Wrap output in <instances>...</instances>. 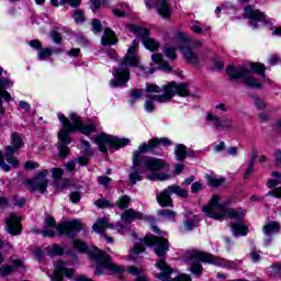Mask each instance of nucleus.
I'll return each instance as SVG.
<instances>
[{
  "label": "nucleus",
  "mask_w": 281,
  "mask_h": 281,
  "mask_svg": "<svg viewBox=\"0 0 281 281\" xmlns=\"http://www.w3.org/2000/svg\"><path fill=\"white\" fill-rule=\"evenodd\" d=\"M134 238V247L130 249V260L133 262H138L142 260V254L146 247H154V251L156 256H158V260L156 261V269L160 271V273H156L157 280L160 281H192L190 274L181 273L178 274L168 263L166 262V254L170 251V244L168 239L164 237H157L155 235H147L144 238L137 239V234L132 233Z\"/></svg>",
  "instance_id": "1"
},
{
  "label": "nucleus",
  "mask_w": 281,
  "mask_h": 281,
  "mask_svg": "<svg viewBox=\"0 0 281 281\" xmlns=\"http://www.w3.org/2000/svg\"><path fill=\"white\" fill-rule=\"evenodd\" d=\"M155 148V140L151 138L133 153L132 172L128 177L130 186H135L144 177L149 181H168L170 179V166L164 159L142 156L143 153H150Z\"/></svg>",
  "instance_id": "2"
},
{
  "label": "nucleus",
  "mask_w": 281,
  "mask_h": 281,
  "mask_svg": "<svg viewBox=\"0 0 281 281\" xmlns=\"http://www.w3.org/2000/svg\"><path fill=\"white\" fill-rule=\"evenodd\" d=\"M139 42L134 40L126 55L120 60L119 67L112 72L114 80L110 81V87H124V85L131 80V67H136L137 76H142L143 78H148V76L155 74V68L148 69L144 66H139V56H137Z\"/></svg>",
  "instance_id": "3"
},
{
  "label": "nucleus",
  "mask_w": 281,
  "mask_h": 281,
  "mask_svg": "<svg viewBox=\"0 0 281 281\" xmlns=\"http://www.w3.org/2000/svg\"><path fill=\"white\" fill-rule=\"evenodd\" d=\"M57 117L61 122L63 126L58 132V139L60 142L58 146L60 157H67L69 155L68 144H71L70 133H82V135H91L95 131V123H89L85 125L82 119L77 114H70V121L63 113H58Z\"/></svg>",
  "instance_id": "4"
},
{
  "label": "nucleus",
  "mask_w": 281,
  "mask_h": 281,
  "mask_svg": "<svg viewBox=\"0 0 281 281\" xmlns=\"http://www.w3.org/2000/svg\"><path fill=\"white\" fill-rule=\"evenodd\" d=\"M72 245L80 254H89L91 260L95 262L97 270L94 271V276H102V273H106V271H110V273H122V271H124V267L113 263L111 257L106 255V252L98 249V247H93L89 250V246L82 240H75Z\"/></svg>",
  "instance_id": "5"
},
{
  "label": "nucleus",
  "mask_w": 281,
  "mask_h": 281,
  "mask_svg": "<svg viewBox=\"0 0 281 281\" xmlns=\"http://www.w3.org/2000/svg\"><path fill=\"white\" fill-rule=\"evenodd\" d=\"M202 211L209 218H214V221H223L224 218L240 221L247 214L244 209H229V201H223L220 195H212L209 205L203 206Z\"/></svg>",
  "instance_id": "6"
},
{
  "label": "nucleus",
  "mask_w": 281,
  "mask_h": 281,
  "mask_svg": "<svg viewBox=\"0 0 281 281\" xmlns=\"http://www.w3.org/2000/svg\"><path fill=\"white\" fill-rule=\"evenodd\" d=\"M166 46L164 48V54L169 58V60H176L177 49H180L183 58L188 60L191 65H196L199 63V57L192 48L188 46V35L183 32H178L171 36H166Z\"/></svg>",
  "instance_id": "7"
},
{
  "label": "nucleus",
  "mask_w": 281,
  "mask_h": 281,
  "mask_svg": "<svg viewBox=\"0 0 281 281\" xmlns=\"http://www.w3.org/2000/svg\"><path fill=\"white\" fill-rule=\"evenodd\" d=\"M160 91H162L161 94L149 95L151 100L145 102V111L147 113H153L155 111V102L164 104V102H170L175 95H179V98H188V95H190V88L187 82L171 81L162 86Z\"/></svg>",
  "instance_id": "8"
},
{
  "label": "nucleus",
  "mask_w": 281,
  "mask_h": 281,
  "mask_svg": "<svg viewBox=\"0 0 281 281\" xmlns=\"http://www.w3.org/2000/svg\"><path fill=\"white\" fill-rule=\"evenodd\" d=\"M187 265H190L191 273L194 276H201L203 273V266L201 262H207L209 265H215L216 267H222L223 269H234L236 262L203 252L200 250H190L187 254Z\"/></svg>",
  "instance_id": "9"
},
{
  "label": "nucleus",
  "mask_w": 281,
  "mask_h": 281,
  "mask_svg": "<svg viewBox=\"0 0 281 281\" xmlns=\"http://www.w3.org/2000/svg\"><path fill=\"white\" fill-rule=\"evenodd\" d=\"M12 139V146L7 147V153L3 155V153L0 151V168L4 172H10L13 168H19V160L16 157H14V153L23 146V137L19 135V133H13L11 135ZM12 166V167H11Z\"/></svg>",
  "instance_id": "10"
},
{
  "label": "nucleus",
  "mask_w": 281,
  "mask_h": 281,
  "mask_svg": "<svg viewBox=\"0 0 281 281\" xmlns=\"http://www.w3.org/2000/svg\"><path fill=\"white\" fill-rule=\"evenodd\" d=\"M82 229V222L80 220H72L65 222L61 225L57 226H48V228L42 231V235L45 237L52 236H68L69 238H74V234L76 232H80Z\"/></svg>",
  "instance_id": "11"
},
{
  "label": "nucleus",
  "mask_w": 281,
  "mask_h": 281,
  "mask_svg": "<svg viewBox=\"0 0 281 281\" xmlns=\"http://www.w3.org/2000/svg\"><path fill=\"white\" fill-rule=\"evenodd\" d=\"M226 72L231 80H240V78H244L247 87L262 89V83L258 79L251 77V70H249L247 66H228Z\"/></svg>",
  "instance_id": "12"
},
{
  "label": "nucleus",
  "mask_w": 281,
  "mask_h": 281,
  "mask_svg": "<svg viewBox=\"0 0 281 281\" xmlns=\"http://www.w3.org/2000/svg\"><path fill=\"white\" fill-rule=\"evenodd\" d=\"M94 142L101 153H108L109 148H122V146H128V144H131V139L128 138H120L109 134L98 135Z\"/></svg>",
  "instance_id": "13"
},
{
  "label": "nucleus",
  "mask_w": 281,
  "mask_h": 281,
  "mask_svg": "<svg viewBox=\"0 0 281 281\" xmlns=\"http://www.w3.org/2000/svg\"><path fill=\"white\" fill-rule=\"evenodd\" d=\"M128 30L136 36V38H140L145 49L157 52L159 47H161V44L157 40L150 37V31H148V29L139 25H130Z\"/></svg>",
  "instance_id": "14"
},
{
  "label": "nucleus",
  "mask_w": 281,
  "mask_h": 281,
  "mask_svg": "<svg viewBox=\"0 0 281 281\" xmlns=\"http://www.w3.org/2000/svg\"><path fill=\"white\" fill-rule=\"evenodd\" d=\"M47 175H49V171L42 170L34 177L33 180H26L24 183L27 190L31 192H38V194H45L49 183V180H47Z\"/></svg>",
  "instance_id": "15"
},
{
  "label": "nucleus",
  "mask_w": 281,
  "mask_h": 281,
  "mask_svg": "<svg viewBox=\"0 0 281 281\" xmlns=\"http://www.w3.org/2000/svg\"><path fill=\"white\" fill-rule=\"evenodd\" d=\"M245 19L250 20V26L252 30H258L260 27L259 23H268L267 15L260 12V10H256L255 5H247L244 9Z\"/></svg>",
  "instance_id": "16"
},
{
  "label": "nucleus",
  "mask_w": 281,
  "mask_h": 281,
  "mask_svg": "<svg viewBox=\"0 0 281 281\" xmlns=\"http://www.w3.org/2000/svg\"><path fill=\"white\" fill-rule=\"evenodd\" d=\"M145 4L148 10L156 8L157 14H159L161 19H170V16H172V7H170L168 0H156V3L151 0H145Z\"/></svg>",
  "instance_id": "17"
},
{
  "label": "nucleus",
  "mask_w": 281,
  "mask_h": 281,
  "mask_svg": "<svg viewBox=\"0 0 281 281\" xmlns=\"http://www.w3.org/2000/svg\"><path fill=\"white\" fill-rule=\"evenodd\" d=\"M3 74V68L0 67V76ZM11 87H14V81H12L10 78H0V115H3V100L5 102H11L12 95H10V92L5 89H10ZM3 98V100H2Z\"/></svg>",
  "instance_id": "18"
},
{
  "label": "nucleus",
  "mask_w": 281,
  "mask_h": 281,
  "mask_svg": "<svg viewBox=\"0 0 281 281\" xmlns=\"http://www.w3.org/2000/svg\"><path fill=\"white\" fill-rule=\"evenodd\" d=\"M161 88L155 83H147L145 90H133L131 93L130 102L131 104H135V100H139V98H150L149 93H160Z\"/></svg>",
  "instance_id": "19"
},
{
  "label": "nucleus",
  "mask_w": 281,
  "mask_h": 281,
  "mask_svg": "<svg viewBox=\"0 0 281 281\" xmlns=\"http://www.w3.org/2000/svg\"><path fill=\"white\" fill-rule=\"evenodd\" d=\"M63 276L71 278V276H74V269L67 268L66 262L58 261L54 265L53 276L48 274V278L52 277V281H63Z\"/></svg>",
  "instance_id": "20"
},
{
  "label": "nucleus",
  "mask_w": 281,
  "mask_h": 281,
  "mask_svg": "<svg viewBox=\"0 0 281 281\" xmlns=\"http://www.w3.org/2000/svg\"><path fill=\"white\" fill-rule=\"evenodd\" d=\"M206 120L209 122V126L215 128V131H225L227 128H232V121H229L225 116H214L212 113L206 114Z\"/></svg>",
  "instance_id": "21"
},
{
  "label": "nucleus",
  "mask_w": 281,
  "mask_h": 281,
  "mask_svg": "<svg viewBox=\"0 0 281 281\" xmlns=\"http://www.w3.org/2000/svg\"><path fill=\"white\" fill-rule=\"evenodd\" d=\"M109 228L113 229V226L109 223V218L106 217L99 218L92 226L93 232L100 234L101 238L106 240L110 245H113V237L104 234V231Z\"/></svg>",
  "instance_id": "22"
},
{
  "label": "nucleus",
  "mask_w": 281,
  "mask_h": 281,
  "mask_svg": "<svg viewBox=\"0 0 281 281\" xmlns=\"http://www.w3.org/2000/svg\"><path fill=\"white\" fill-rule=\"evenodd\" d=\"M121 218L124 223H133V221H149V223H155V217L144 216L142 212H137L133 209L126 210Z\"/></svg>",
  "instance_id": "23"
},
{
  "label": "nucleus",
  "mask_w": 281,
  "mask_h": 281,
  "mask_svg": "<svg viewBox=\"0 0 281 281\" xmlns=\"http://www.w3.org/2000/svg\"><path fill=\"white\" fill-rule=\"evenodd\" d=\"M7 231L11 236L21 234V217L14 213H11L5 220Z\"/></svg>",
  "instance_id": "24"
},
{
  "label": "nucleus",
  "mask_w": 281,
  "mask_h": 281,
  "mask_svg": "<svg viewBox=\"0 0 281 281\" xmlns=\"http://www.w3.org/2000/svg\"><path fill=\"white\" fill-rule=\"evenodd\" d=\"M19 269H25L23 261L13 260L12 266H3L0 268V278H8V276H12L14 271H19Z\"/></svg>",
  "instance_id": "25"
},
{
  "label": "nucleus",
  "mask_w": 281,
  "mask_h": 281,
  "mask_svg": "<svg viewBox=\"0 0 281 281\" xmlns=\"http://www.w3.org/2000/svg\"><path fill=\"white\" fill-rule=\"evenodd\" d=\"M249 162L248 167L245 171L244 179H249L254 175L255 166H256V159H258V149L254 148L251 149L249 154Z\"/></svg>",
  "instance_id": "26"
},
{
  "label": "nucleus",
  "mask_w": 281,
  "mask_h": 281,
  "mask_svg": "<svg viewBox=\"0 0 281 281\" xmlns=\"http://www.w3.org/2000/svg\"><path fill=\"white\" fill-rule=\"evenodd\" d=\"M170 194L172 193L168 189L157 194L156 199L161 207H172V198H170Z\"/></svg>",
  "instance_id": "27"
},
{
  "label": "nucleus",
  "mask_w": 281,
  "mask_h": 281,
  "mask_svg": "<svg viewBox=\"0 0 281 281\" xmlns=\"http://www.w3.org/2000/svg\"><path fill=\"white\" fill-rule=\"evenodd\" d=\"M116 43L117 37H115V33L110 27H105L101 38V45H115Z\"/></svg>",
  "instance_id": "28"
},
{
  "label": "nucleus",
  "mask_w": 281,
  "mask_h": 281,
  "mask_svg": "<svg viewBox=\"0 0 281 281\" xmlns=\"http://www.w3.org/2000/svg\"><path fill=\"white\" fill-rule=\"evenodd\" d=\"M233 236H247L249 233V227L247 225L236 222L231 224Z\"/></svg>",
  "instance_id": "29"
},
{
  "label": "nucleus",
  "mask_w": 281,
  "mask_h": 281,
  "mask_svg": "<svg viewBox=\"0 0 281 281\" xmlns=\"http://www.w3.org/2000/svg\"><path fill=\"white\" fill-rule=\"evenodd\" d=\"M151 60L155 65H160L159 69L162 71H172V67L168 61H164V55L161 54H154L151 55Z\"/></svg>",
  "instance_id": "30"
},
{
  "label": "nucleus",
  "mask_w": 281,
  "mask_h": 281,
  "mask_svg": "<svg viewBox=\"0 0 281 281\" xmlns=\"http://www.w3.org/2000/svg\"><path fill=\"white\" fill-rule=\"evenodd\" d=\"M278 232H280V223L278 222H270L263 226V234H266V236H273V234H278Z\"/></svg>",
  "instance_id": "31"
},
{
  "label": "nucleus",
  "mask_w": 281,
  "mask_h": 281,
  "mask_svg": "<svg viewBox=\"0 0 281 281\" xmlns=\"http://www.w3.org/2000/svg\"><path fill=\"white\" fill-rule=\"evenodd\" d=\"M199 223H201V218L198 215H193L184 221V228L187 232H192V229L199 227Z\"/></svg>",
  "instance_id": "32"
},
{
  "label": "nucleus",
  "mask_w": 281,
  "mask_h": 281,
  "mask_svg": "<svg viewBox=\"0 0 281 281\" xmlns=\"http://www.w3.org/2000/svg\"><path fill=\"white\" fill-rule=\"evenodd\" d=\"M175 157L177 161H183L186 157H188V150L186 148V145L183 144H178L175 148Z\"/></svg>",
  "instance_id": "33"
},
{
  "label": "nucleus",
  "mask_w": 281,
  "mask_h": 281,
  "mask_svg": "<svg viewBox=\"0 0 281 281\" xmlns=\"http://www.w3.org/2000/svg\"><path fill=\"white\" fill-rule=\"evenodd\" d=\"M205 179H206L207 184L211 188H220V186H223L225 183V178H223V177L216 178V177L206 175Z\"/></svg>",
  "instance_id": "34"
},
{
  "label": "nucleus",
  "mask_w": 281,
  "mask_h": 281,
  "mask_svg": "<svg viewBox=\"0 0 281 281\" xmlns=\"http://www.w3.org/2000/svg\"><path fill=\"white\" fill-rule=\"evenodd\" d=\"M67 3L71 8H78V5L81 3V0H50V4L54 5V8H58V5H65Z\"/></svg>",
  "instance_id": "35"
},
{
  "label": "nucleus",
  "mask_w": 281,
  "mask_h": 281,
  "mask_svg": "<svg viewBox=\"0 0 281 281\" xmlns=\"http://www.w3.org/2000/svg\"><path fill=\"white\" fill-rule=\"evenodd\" d=\"M55 54H58L60 52V48L52 49V48H41L37 53L38 60H45V58H49V56H53Z\"/></svg>",
  "instance_id": "36"
},
{
  "label": "nucleus",
  "mask_w": 281,
  "mask_h": 281,
  "mask_svg": "<svg viewBox=\"0 0 281 281\" xmlns=\"http://www.w3.org/2000/svg\"><path fill=\"white\" fill-rule=\"evenodd\" d=\"M167 192H170L171 194H177V196H181L182 199H186L188 196V191L179 186H169L167 188Z\"/></svg>",
  "instance_id": "37"
},
{
  "label": "nucleus",
  "mask_w": 281,
  "mask_h": 281,
  "mask_svg": "<svg viewBox=\"0 0 281 281\" xmlns=\"http://www.w3.org/2000/svg\"><path fill=\"white\" fill-rule=\"evenodd\" d=\"M46 251L50 258H54V256H63L65 254V249L58 245L48 246Z\"/></svg>",
  "instance_id": "38"
},
{
  "label": "nucleus",
  "mask_w": 281,
  "mask_h": 281,
  "mask_svg": "<svg viewBox=\"0 0 281 281\" xmlns=\"http://www.w3.org/2000/svg\"><path fill=\"white\" fill-rule=\"evenodd\" d=\"M250 69L254 74H258L259 76H262V78H265V74L267 71L265 65L260 63H252L250 64Z\"/></svg>",
  "instance_id": "39"
},
{
  "label": "nucleus",
  "mask_w": 281,
  "mask_h": 281,
  "mask_svg": "<svg viewBox=\"0 0 281 281\" xmlns=\"http://www.w3.org/2000/svg\"><path fill=\"white\" fill-rule=\"evenodd\" d=\"M158 216H161L162 218H168V221L175 222V218H177V213L172 210H159Z\"/></svg>",
  "instance_id": "40"
},
{
  "label": "nucleus",
  "mask_w": 281,
  "mask_h": 281,
  "mask_svg": "<svg viewBox=\"0 0 281 281\" xmlns=\"http://www.w3.org/2000/svg\"><path fill=\"white\" fill-rule=\"evenodd\" d=\"M212 29L210 26H206L203 29V26H201V22L199 21H194L191 25V31L194 34H203V32H210Z\"/></svg>",
  "instance_id": "41"
},
{
  "label": "nucleus",
  "mask_w": 281,
  "mask_h": 281,
  "mask_svg": "<svg viewBox=\"0 0 281 281\" xmlns=\"http://www.w3.org/2000/svg\"><path fill=\"white\" fill-rule=\"evenodd\" d=\"M131 205V198L128 195H123L116 201V206L119 210H126Z\"/></svg>",
  "instance_id": "42"
},
{
  "label": "nucleus",
  "mask_w": 281,
  "mask_h": 281,
  "mask_svg": "<svg viewBox=\"0 0 281 281\" xmlns=\"http://www.w3.org/2000/svg\"><path fill=\"white\" fill-rule=\"evenodd\" d=\"M153 140L155 142V148H157L159 146V144L161 146H171L172 145V142H170L169 138H167V137L153 138Z\"/></svg>",
  "instance_id": "43"
},
{
  "label": "nucleus",
  "mask_w": 281,
  "mask_h": 281,
  "mask_svg": "<svg viewBox=\"0 0 281 281\" xmlns=\"http://www.w3.org/2000/svg\"><path fill=\"white\" fill-rule=\"evenodd\" d=\"M97 181L100 186H103V188H109V183H111L113 180L108 176H99Z\"/></svg>",
  "instance_id": "44"
},
{
  "label": "nucleus",
  "mask_w": 281,
  "mask_h": 281,
  "mask_svg": "<svg viewBox=\"0 0 281 281\" xmlns=\"http://www.w3.org/2000/svg\"><path fill=\"white\" fill-rule=\"evenodd\" d=\"M101 30H102V22H100V20L98 19H94L92 21V32L94 34H100Z\"/></svg>",
  "instance_id": "45"
},
{
  "label": "nucleus",
  "mask_w": 281,
  "mask_h": 281,
  "mask_svg": "<svg viewBox=\"0 0 281 281\" xmlns=\"http://www.w3.org/2000/svg\"><path fill=\"white\" fill-rule=\"evenodd\" d=\"M102 3H106L104 0H91V10L92 12H97L98 10H100V5H102Z\"/></svg>",
  "instance_id": "46"
},
{
  "label": "nucleus",
  "mask_w": 281,
  "mask_h": 281,
  "mask_svg": "<svg viewBox=\"0 0 281 281\" xmlns=\"http://www.w3.org/2000/svg\"><path fill=\"white\" fill-rule=\"evenodd\" d=\"M82 144V150L86 153V155H93V151L91 150V144H89L88 140H81Z\"/></svg>",
  "instance_id": "47"
},
{
  "label": "nucleus",
  "mask_w": 281,
  "mask_h": 281,
  "mask_svg": "<svg viewBox=\"0 0 281 281\" xmlns=\"http://www.w3.org/2000/svg\"><path fill=\"white\" fill-rule=\"evenodd\" d=\"M72 16L75 23H82L85 21V13H82V11H76Z\"/></svg>",
  "instance_id": "48"
},
{
  "label": "nucleus",
  "mask_w": 281,
  "mask_h": 281,
  "mask_svg": "<svg viewBox=\"0 0 281 281\" xmlns=\"http://www.w3.org/2000/svg\"><path fill=\"white\" fill-rule=\"evenodd\" d=\"M52 40L54 41V43H56V45H60L63 37L60 36V33L53 31L50 33Z\"/></svg>",
  "instance_id": "49"
},
{
  "label": "nucleus",
  "mask_w": 281,
  "mask_h": 281,
  "mask_svg": "<svg viewBox=\"0 0 281 281\" xmlns=\"http://www.w3.org/2000/svg\"><path fill=\"white\" fill-rule=\"evenodd\" d=\"M52 175H53L54 179H60V177H63V175H65V171L61 168H54V169H52Z\"/></svg>",
  "instance_id": "50"
},
{
  "label": "nucleus",
  "mask_w": 281,
  "mask_h": 281,
  "mask_svg": "<svg viewBox=\"0 0 281 281\" xmlns=\"http://www.w3.org/2000/svg\"><path fill=\"white\" fill-rule=\"evenodd\" d=\"M201 190H203V183L201 182H194L192 186H191V192L193 194H196V192H201Z\"/></svg>",
  "instance_id": "51"
},
{
  "label": "nucleus",
  "mask_w": 281,
  "mask_h": 281,
  "mask_svg": "<svg viewBox=\"0 0 281 281\" xmlns=\"http://www.w3.org/2000/svg\"><path fill=\"white\" fill-rule=\"evenodd\" d=\"M80 199H82V196L80 195V192L76 191L70 193V201L72 203H79Z\"/></svg>",
  "instance_id": "52"
},
{
  "label": "nucleus",
  "mask_w": 281,
  "mask_h": 281,
  "mask_svg": "<svg viewBox=\"0 0 281 281\" xmlns=\"http://www.w3.org/2000/svg\"><path fill=\"white\" fill-rule=\"evenodd\" d=\"M268 196H274L276 199H281V187H279L272 191H269Z\"/></svg>",
  "instance_id": "53"
},
{
  "label": "nucleus",
  "mask_w": 281,
  "mask_h": 281,
  "mask_svg": "<svg viewBox=\"0 0 281 281\" xmlns=\"http://www.w3.org/2000/svg\"><path fill=\"white\" fill-rule=\"evenodd\" d=\"M29 45L33 47V49H41L43 47V44H41V41L38 40H32Z\"/></svg>",
  "instance_id": "54"
},
{
  "label": "nucleus",
  "mask_w": 281,
  "mask_h": 281,
  "mask_svg": "<svg viewBox=\"0 0 281 281\" xmlns=\"http://www.w3.org/2000/svg\"><path fill=\"white\" fill-rule=\"evenodd\" d=\"M45 224L47 227H58V225H56V220H54L52 216L46 217Z\"/></svg>",
  "instance_id": "55"
},
{
  "label": "nucleus",
  "mask_w": 281,
  "mask_h": 281,
  "mask_svg": "<svg viewBox=\"0 0 281 281\" xmlns=\"http://www.w3.org/2000/svg\"><path fill=\"white\" fill-rule=\"evenodd\" d=\"M94 205H97V207H109V201L105 199H100L94 203Z\"/></svg>",
  "instance_id": "56"
},
{
  "label": "nucleus",
  "mask_w": 281,
  "mask_h": 281,
  "mask_svg": "<svg viewBox=\"0 0 281 281\" xmlns=\"http://www.w3.org/2000/svg\"><path fill=\"white\" fill-rule=\"evenodd\" d=\"M280 178L269 180L267 182L268 188H276V186H280Z\"/></svg>",
  "instance_id": "57"
},
{
  "label": "nucleus",
  "mask_w": 281,
  "mask_h": 281,
  "mask_svg": "<svg viewBox=\"0 0 281 281\" xmlns=\"http://www.w3.org/2000/svg\"><path fill=\"white\" fill-rule=\"evenodd\" d=\"M67 54H68V56L78 58V56H80V48H71Z\"/></svg>",
  "instance_id": "58"
},
{
  "label": "nucleus",
  "mask_w": 281,
  "mask_h": 281,
  "mask_svg": "<svg viewBox=\"0 0 281 281\" xmlns=\"http://www.w3.org/2000/svg\"><path fill=\"white\" fill-rule=\"evenodd\" d=\"M25 168L27 170H34L35 168H38V164L35 161H26Z\"/></svg>",
  "instance_id": "59"
},
{
  "label": "nucleus",
  "mask_w": 281,
  "mask_h": 281,
  "mask_svg": "<svg viewBox=\"0 0 281 281\" xmlns=\"http://www.w3.org/2000/svg\"><path fill=\"white\" fill-rule=\"evenodd\" d=\"M270 30L272 31V36L281 37V26H273Z\"/></svg>",
  "instance_id": "60"
},
{
  "label": "nucleus",
  "mask_w": 281,
  "mask_h": 281,
  "mask_svg": "<svg viewBox=\"0 0 281 281\" xmlns=\"http://www.w3.org/2000/svg\"><path fill=\"white\" fill-rule=\"evenodd\" d=\"M255 106H257V109H265L267 104L261 99H255Z\"/></svg>",
  "instance_id": "61"
},
{
  "label": "nucleus",
  "mask_w": 281,
  "mask_h": 281,
  "mask_svg": "<svg viewBox=\"0 0 281 281\" xmlns=\"http://www.w3.org/2000/svg\"><path fill=\"white\" fill-rule=\"evenodd\" d=\"M114 16H125L126 10L113 9Z\"/></svg>",
  "instance_id": "62"
},
{
  "label": "nucleus",
  "mask_w": 281,
  "mask_h": 281,
  "mask_svg": "<svg viewBox=\"0 0 281 281\" xmlns=\"http://www.w3.org/2000/svg\"><path fill=\"white\" fill-rule=\"evenodd\" d=\"M182 171H183V165L181 164L175 165V169H173L175 175H181Z\"/></svg>",
  "instance_id": "63"
},
{
  "label": "nucleus",
  "mask_w": 281,
  "mask_h": 281,
  "mask_svg": "<svg viewBox=\"0 0 281 281\" xmlns=\"http://www.w3.org/2000/svg\"><path fill=\"white\" fill-rule=\"evenodd\" d=\"M19 106H21L24 111H30V109H32V106H30V103L25 101H20Z\"/></svg>",
  "instance_id": "64"
}]
</instances>
